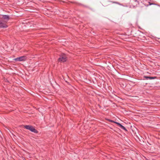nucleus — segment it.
I'll return each mask as SVG.
<instances>
[{
  "instance_id": "obj_1",
  "label": "nucleus",
  "mask_w": 160,
  "mask_h": 160,
  "mask_svg": "<svg viewBox=\"0 0 160 160\" xmlns=\"http://www.w3.org/2000/svg\"><path fill=\"white\" fill-rule=\"evenodd\" d=\"M0 18L2 21L3 20V22H5L6 24V23L10 19V17L8 15H1L0 16Z\"/></svg>"
},
{
  "instance_id": "obj_2",
  "label": "nucleus",
  "mask_w": 160,
  "mask_h": 160,
  "mask_svg": "<svg viewBox=\"0 0 160 160\" xmlns=\"http://www.w3.org/2000/svg\"><path fill=\"white\" fill-rule=\"evenodd\" d=\"M24 128L28 129L30 130L31 131L35 133H37L38 132L35 128L32 126L25 125L24 126Z\"/></svg>"
},
{
  "instance_id": "obj_3",
  "label": "nucleus",
  "mask_w": 160,
  "mask_h": 160,
  "mask_svg": "<svg viewBox=\"0 0 160 160\" xmlns=\"http://www.w3.org/2000/svg\"><path fill=\"white\" fill-rule=\"evenodd\" d=\"M66 55L64 54H62L61 56H60V57L58 59V61L59 62H64L66 61Z\"/></svg>"
},
{
  "instance_id": "obj_4",
  "label": "nucleus",
  "mask_w": 160,
  "mask_h": 160,
  "mask_svg": "<svg viewBox=\"0 0 160 160\" xmlns=\"http://www.w3.org/2000/svg\"><path fill=\"white\" fill-rule=\"evenodd\" d=\"M131 3L133 5V6H136L138 4H139L140 3L142 2V0H132Z\"/></svg>"
},
{
  "instance_id": "obj_5",
  "label": "nucleus",
  "mask_w": 160,
  "mask_h": 160,
  "mask_svg": "<svg viewBox=\"0 0 160 160\" xmlns=\"http://www.w3.org/2000/svg\"><path fill=\"white\" fill-rule=\"evenodd\" d=\"M26 59V58L25 56H22L16 58L14 59V60L16 61H25Z\"/></svg>"
},
{
  "instance_id": "obj_6",
  "label": "nucleus",
  "mask_w": 160,
  "mask_h": 160,
  "mask_svg": "<svg viewBox=\"0 0 160 160\" xmlns=\"http://www.w3.org/2000/svg\"><path fill=\"white\" fill-rule=\"evenodd\" d=\"M8 26L5 24V22H3L2 21L0 20V28H5L7 27Z\"/></svg>"
},
{
  "instance_id": "obj_7",
  "label": "nucleus",
  "mask_w": 160,
  "mask_h": 160,
  "mask_svg": "<svg viewBox=\"0 0 160 160\" xmlns=\"http://www.w3.org/2000/svg\"><path fill=\"white\" fill-rule=\"evenodd\" d=\"M143 78H145L147 80L148 79H154L157 78V77H149L144 76Z\"/></svg>"
},
{
  "instance_id": "obj_8",
  "label": "nucleus",
  "mask_w": 160,
  "mask_h": 160,
  "mask_svg": "<svg viewBox=\"0 0 160 160\" xmlns=\"http://www.w3.org/2000/svg\"><path fill=\"white\" fill-rule=\"evenodd\" d=\"M119 127H120V128H122V129L126 131H127V130L124 127L123 125H122L121 124Z\"/></svg>"
},
{
  "instance_id": "obj_9",
  "label": "nucleus",
  "mask_w": 160,
  "mask_h": 160,
  "mask_svg": "<svg viewBox=\"0 0 160 160\" xmlns=\"http://www.w3.org/2000/svg\"><path fill=\"white\" fill-rule=\"evenodd\" d=\"M119 127H120V128H122V129L126 131H127V130L124 127L123 125H122L121 124Z\"/></svg>"
},
{
  "instance_id": "obj_10",
  "label": "nucleus",
  "mask_w": 160,
  "mask_h": 160,
  "mask_svg": "<svg viewBox=\"0 0 160 160\" xmlns=\"http://www.w3.org/2000/svg\"><path fill=\"white\" fill-rule=\"evenodd\" d=\"M112 3H116L119 5H120V3L119 2H111Z\"/></svg>"
},
{
  "instance_id": "obj_11",
  "label": "nucleus",
  "mask_w": 160,
  "mask_h": 160,
  "mask_svg": "<svg viewBox=\"0 0 160 160\" xmlns=\"http://www.w3.org/2000/svg\"><path fill=\"white\" fill-rule=\"evenodd\" d=\"M114 123H116V124H117L118 125V126H120V125L121 124L120 123H118V122H114Z\"/></svg>"
},
{
  "instance_id": "obj_12",
  "label": "nucleus",
  "mask_w": 160,
  "mask_h": 160,
  "mask_svg": "<svg viewBox=\"0 0 160 160\" xmlns=\"http://www.w3.org/2000/svg\"><path fill=\"white\" fill-rule=\"evenodd\" d=\"M108 121H109L110 122H114H114H115L114 121H112V120H110V119H108Z\"/></svg>"
},
{
  "instance_id": "obj_13",
  "label": "nucleus",
  "mask_w": 160,
  "mask_h": 160,
  "mask_svg": "<svg viewBox=\"0 0 160 160\" xmlns=\"http://www.w3.org/2000/svg\"><path fill=\"white\" fill-rule=\"evenodd\" d=\"M152 4H153L152 3H150V5H152Z\"/></svg>"
}]
</instances>
